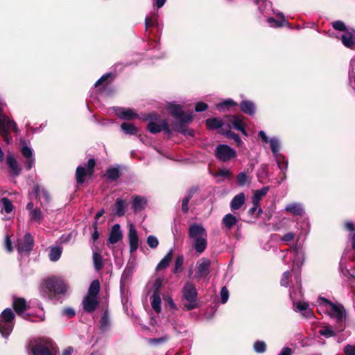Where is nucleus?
Wrapping results in <instances>:
<instances>
[{
	"mask_svg": "<svg viewBox=\"0 0 355 355\" xmlns=\"http://www.w3.org/2000/svg\"><path fill=\"white\" fill-rule=\"evenodd\" d=\"M318 311L319 313L327 314L336 322V329L338 331L345 329L343 324L347 318V311L344 306L339 302H334L324 297H319L318 299Z\"/></svg>",
	"mask_w": 355,
	"mask_h": 355,
	"instance_id": "obj_1",
	"label": "nucleus"
},
{
	"mask_svg": "<svg viewBox=\"0 0 355 355\" xmlns=\"http://www.w3.org/2000/svg\"><path fill=\"white\" fill-rule=\"evenodd\" d=\"M188 239L192 248L198 254H202L208 245V234L200 223H193L188 228Z\"/></svg>",
	"mask_w": 355,
	"mask_h": 355,
	"instance_id": "obj_2",
	"label": "nucleus"
},
{
	"mask_svg": "<svg viewBox=\"0 0 355 355\" xmlns=\"http://www.w3.org/2000/svg\"><path fill=\"white\" fill-rule=\"evenodd\" d=\"M167 110L175 119L174 130L184 135L192 136L193 130L187 128L186 125L192 121L193 114H185L182 111V107L175 103H170L168 105Z\"/></svg>",
	"mask_w": 355,
	"mask_h": 355,
	"instance_id": "obj_3",
	"label": "nucleus"
},
{
	"mask_svg": "<svg viewBox=\"0 0 355 355\" xmlns=\"http://www.w3.org/2000/svg\"><path fill=\"white\" fill-rule=\"evenodd\" d=\"M67 291V287L62 279L51 277L43 283L40 293L44 298L57 303L58 302L57 295H64Z\"/></svg>",
	"mask_w": 355,
	"mask_h": 355,
	"instance_id": "obj_4",
	"label": "nucleus"
},
{
	"mask_svg": "<svg viewBox=\"0 0 355 355\" xmlns=\"http://www.w3.org/2000/svg\"><path fill=\"white\" fill-rule=\"evenodd\" d=\"M30 348L33 355H53L57 352L54 343L44 338L31 340Z\"/></svg>",
	"mask_w": 355,
	"mask_h": 355,
	"instance_id": "obj_5",
	"label": "nucleus"
},
{
	"mask_svg": "<svg viewBox=\"0 0 355 355\" xmlns=\"http://www.w3.org/2000/svg\"><path fill=\"white\" fill-rule=\"evenodd\" d=\"M15 314L11 309L7 308L0 315V333L7 338L12 331Z\"/></svg>",
	"mask_w": 355,
	"mask_h": 355,
	"instance_id": "obj_6",
	"label": "nucleus"
},
{
	"mask_svg": "<svg viewBox=\"0 0 355 355\" xmlns=\"http://www.w3.org/2000/svg\"><path fill=\"white\" fill-rule=\"evenodd\" d=\"M182 293L183 298L187 301L184 306L187 311H191L198 307V293L192 283L187 282L182 289Z\"/></svg>",
	"mask_w": 355,
	"mask_h": 355,
	"instance_id": "obj_7",
	"label": "nucleus"
},
{
	"mask_svg": "<svg viewBox=\"0 0 355 355\" xmlns=\"http://www.w3.org/2000/svg\"><path fill=\"white\" fill-rule=\"evenodd\" d=\"M157 114L151 113L145 118L146 120H150L147 125V130L153 134H156L160 132L161 131H164V132L170 137L172 135V131L168 128L167 121L164 119L156 122L155 120H157Z\"/></svg>",
	"mask_w": 355,
	"mask_h": 355,
	"instance_id": "obj_8",
	"label": "nucleus"
},
{
	"mask_svg": "<svg viewBox=\"0 0 355 355\" xmlns=\"http://www.w3.org/2000/svg\"><path fill=\"white\" fill-rule=\"evenodd\" d=\"M258 137L261 139L263 143H268L270 144L275 159L282 157V154L280 153L281 141L277 137H272L269 138L263 130H260L258 132Z\"/></svg>",
	"mask_w": 355,
	"mask_h": 355,
	"instance_id": "obj_9",
	"label": "nucleus"
},
{
	"mask_svg": "<svg viewBox=\"0 0 355 355\" xmlns=\"http://www.w3.org/2000/svg\"><path fill=\"white\" fill-rule=\"evenodd\" d=\"M216 157L223 162H227L237 156L236 151L226 144H219L215 149Z\"/></svg>",
	"mask_w": 355,
	"mask_h": 355,
	"instance_id": "obj_10",
	"label": "nucleus"
},
{
	"mask_svg": "<svg viewBox=\"0 0 355 355\" xmlns=\"http://www.w3.org/2000/svg\"><path fill=\"white\" fill-rule=\"evenodd\" d=\"M95 164L96 162L94 159H89L84 166H79L77 167L76 179L78 184H81L85 182L86 176L92 175Z\"/></svg>",
	"mask_w": 355,
	"mask_h": 355,
	"instance_id": "obj_11",
	"label": "nucleus"
},
{
	"mask_svg": "<svg viewBox=\"0 0 355 355\" xmlns=\"http://www.w3.org/2000/svg\"><path fill=\"white\" fill-rule=\"evenodd\" d=\"M309 223L307 224V226H309ZM295 228L297 229V232H288L285 234L282 238L281 241L284 243H289L291 241H293L295 238H296V240L297 242L304 241L306 236L309 233V227H307V228H304L299 223L296 224Z\"/></svg>",
	"mask_w": 355,
	"mask_h": 355,
	"instance_id": "obj_12",
	"label": "nucleus"
},
{
	"mask_svg": "<svg viewBox=\"0 0 355 355\" xmlns=\"http://www.w3.org/2000/svg\"><path fill=\"white\" fill-rule=\"evenodd\" d=\"M290 298L293 301V304L295 306V309L299 311H304L302 314L306 318H309L313 315V313L308 309L309 304L306 302H297L295 303L297 300H300L302 297V291L299 288L297 291L294 290L290 291Z\"/></svg>",
	"mask_w": 355,
	"mask_h": 355,
	"instance_id": "obj_13",
	"label": "nucleus"
},
{
	"mask_svg": "<svg viewBox=\"0 0 355 355\" xmlns=\"http://www.w3.org/2000/svg\"><path fill=\"white\" fill-rule=\"evenodd\" d=\"M21 145V153L22 156L26 159V168L28 171L31 170L35 165V157L33 154V150L27 144V142L23 139H20Z\"/></svg>",
	"mask_w": 355,
	"mask_h": 355,
	"instance_id": "obj_14",
	"label": "nucleus"
},
{
	"mask_svg": "<svg viewBox=\"0 0 355 355\" xmlns=\"http://www.w3.org/2000/svg\"><path fill=\"white\" fill-rule=\"evenodd\" d=\"M33 247V238L26 233L22 238L18 239L16 248L19 254L28 253Z\"/></svg>",
	"mask_w": 355,
	"mask_h": 355,
	"instance_id": "obj_15",
	"label": "nucleus"
},
{
	"mask_svg": "<svg viewBox=\"0 0 355 355\" xmlns=\"http://www.w3.org/2000/svg\"><path fill=\"white\" fill-rule=\"evenodd\" d=\"M293 268H300L304 264L305 255L304 251L295 245L291 251Z\"/></svg>",
	"mask_w": 355,
	"mask_h": 355,
	"instance_id": "obj_16",
	"label": "nucleus"
},
{
	"mask_svg": "<svg viewBox=\"0 0 355 355\" xmlns=\"http://www.w3.org/2000/svg\"><path fill=\"white\" fill-rule=\"evenodd\" d=\"M12 305L17 313L25 320L30 319V313H24L28 308L27 302L24 298H16L13 300Z\"/></svg>",
	"mask_w": 355,
	"mask_h": 355,
	"instance_id": "obj_17",
	"label": "nucleus"
},
{
	"mask_svg": "<svg viewBox=\"0 0 355 355\" xmlns=\"http://www.w3.org/2000/svg\"><path fill=\"white\" fill-rule=\"evenodd\" d=\"M211 261L207 258H202L197 262L196 277L201 278L207 277L209 273Z\"/></svg>",
	"mask_w": 355,
	"mask_h": 355,
	"instance_id": "obj_18",
	"label": "nucleus"
},
{
	"mask_svg": "<svg viewBox=\"0 0 355 355\" xmlns=\"http://www.w3.org/2000/svg\"><path fill=\"white\" fill-rule=\"evenodd\" d=\"M128 241H129V245H130V253H133L138 248L139 236H138L137 231L132 224H131L129 227Z\"/></svg>",
	"mask_w": 355,
	"mask_h": 355,
	"instance_id": "obj_19",
	"label": "nucleus"
},
{
	"mask_svg": "<svg viewBox=\"0 0 355 355\" xmlns=\"http://www.w3.org/2000/svg\"><path fill=\"white\" fill-rule=\"evenodd\" d=\"M98 304V297L90 295H86L82 302L84 311L87 313L94 312Z\"/></svg>",
	"mask_w": 355,
	"mask_h": 355,
	"instance_id": "obj_20",
	"label": "nucleus"
},
{
	"mask_svg": "<svg viewBox=\"0 0 355 355\" xmlns=\"http://www.w3.org/2000/svg\"><path fill=\"white\" fill-rule=\"evenodd\" d=\"M123 239V233L121 230V226L119 224H115L112 226L107 243L111 244H115L117 242L120 241Z\"/></svg>",
	"mask_w": 355,
	"mask_h": 355,
	"instance_id": "obj_21",
	"label": "nucleus"
},
{
	"mask_svg": "<svg viewBox=\"0 0 355 355\" xmlns=\"http://www.w3.org/2000/svg\"><path fill=\"white\" fill-rule=\"evenodd\" d=\"M284 210L297 216H302L305 214L304 207L300 202L289 203L285 207Z\"/></svg>",
	"mask_w": 355,
	"mask_h": 355,
	"instance_id": "obj_22",
	"label": "nucleus"
},
{
	"mask_svg": "<svg viewBox=\"0 0 355 355\" xmlns=\"http://www.w3.org/2000/svg\"><path fill=\"white\" fill-rule=\"evenodd\" d=\"M227 118L229 122H231L232 123V127L234 129L241 131L242 134L245 136L248 135L247 132L245 129V124L240 116L237 115H231L228 116Z\"/></svg>",
	"mask_w": 355,
	"mask_h": 355,
	"instance_id": "obj_23",
	"label": "nucleus"
},
{
	"mask_svg": "<svg viewBox=\"0 0 355 355\" xmlns=\"http://www.w3.org/2000/svg\"><path fill=\"white\" fill-rule=\"evenodd\" d=\"M343 44L349 49H355V30L347 31L341 36Z\"/></svg>",
	"mask_w": 355,
	"mask_h": 355,
	"instance_id": "obj_24",
	"label": "nucleus"
},
{
	"mask_svg": "<svg viewBox=\"0 0 355 355\" xmlns=\"http://www.w3.org/2000/svg\"><path fill=\"white\" fill-rule=\"evenodd\" d=\"M131 205L134 211L137 213L146 208L147 205V200L143 196H135L132 197Z\"/></svg>",
	"mask_w": 355,
	"mask_h": 355,
	"instance_id": "obj_25",
	"label": "nucleus"
},
{
	"mask_svg": "<svg viewBox=\"0 0 355 355\" xmlns=\"http://www.w3.org/2000/svg\"><path fill=\"white\" fill-rule=\"evenodd\" d=\"M116 115L122 119L131 120L137 117V113L132 109L118 107L116 110Z\"/></svg>",
	"mask_w": 355,
	"mask_h": 355,
	"instance_id": "obj_26",
	"label": "nucleus"
},
{
	"mask_svg": "<svg viewBox=\"0 0 355 355\" xmlns=\"http://www.w3.org/2000/svg\"><path fill=\"white\" fill-rule=\"evenodd\" d=\"M245 196L243 193L236 195L230 202V208L232 211L239 209L245 203Z\"/></svg>",
	"mask_w": 355,
	"mask_h": 355,
	"instance_id": "obj_27",
	"label": "nucleus"
},
{
	"mask_svg": "<svg viewBox=\"0 0 355 355\" xmlns=\"http://www.w3.org/2000/svg\"><path fill=\"white\" fill-rule=\"evenodd\" d=\"M241 110L250 116L255 114L256 107L254 103L249 100H244L240 103Z\"/></svg>",
	"mask_w": 355,
	"mask_h": 355,
	"instance_id": "obj_28",
	"label": "nucleus"
},
{
	"mask_svg": "<svg viewBox=\"0 0 355 355\" xmlns=\"http://www.w3.org/2000/svg\"><path fill=\"white\" fill-rule=\"evenodd\" d=\"M125 206L126 201L121 198H117L114 206V214L119 217L124 216L125 213Z\"/></svg>",
	"mask_w": 355,
	"mask_h": 355,
	"instance_id": "obj_29",
	"label": "nucleus"
},
{
	"mask_svg": "<svg viewBox=\"0 0 355 355\" xmlns=\"http://www.w3.org/2000/svg\"><path fill=\"white\" fill-rule=\"evenodd\" d=\"M150 304L153 309L157 313H159L162 310L161 307V296L158 291H154L153 295L150 298Z\"/></svg>",
	"mask_w": 355,
	"mask_h": 355,
	"instance_id": "obj_30",
	"label": "nucleus"
},
{
	"mask_svg": "<svg viewBox=\"0 0 355 355\" xmlns=\"http://www.w3.org/2000/svg\"><path fill=\"white\" fill-rule=\"evenodd\" d=\"M269 191V187H263L260 189L254 191L253 196L252 198V203L257 206L260 205L261 200L265 196Z\"/></svg>",
	"mask_w": 355,
	"mask_h": 355,
	"instance_id": "obj_31",
	"label": "nucleus"
},
{
	"mask_svg": "<svg viewBox=\"0 0 355 355\" xmlns=\"http://www.w3.org/2000/svg\"><path fill=\"white\" fill-rule=\"evenodd\" d=\"M173 250L170 249L169 251L166 253V254L164 257V258L159 262L156 267V270H161L162 269L166 268L173 258Z\"/></svg>",
	"mask_w": 355,
	"mask_h": 355,
	"instance_id": "obj_32",
	"label": "nucleus"
},
{
	"mask_svg": "<svg viewBox=\"0 0 355 355\" xmlns=\"http://www.w3.org/2000/svg\"><path fill=\"white\" fill-rule=\"evenodd\" d=\"M6 162H7V164L12 170L13 174L15 176L19 175L21 172V168L19 166L15 157L12 155H9L7 156Z\"/></svg>",
	"mask_w": 355,
	"mask_h": 355,
	"instance_id": "obj_33",
	"label": "nucleus"
},
{
	"mask_svg": "<svg viewBox=\"0 0 355 355\" xmlns=\"http://www.w3.org/2000/svg\"><path fill=\"white\" fill-rule=\"evenodd\" d=\"M237 222V218L232 214L225 215L222 219V224L227 230H231Z\"/></svg>",
	"mask_w": 355,
	"mask_h": 355,
	"instance_id": "obj_34",
	"label": "nucleus"
},
{
	"mask_svg": "<svg viewBox=\"0 0 355 355\" xmlns=\"http://www.w3.org/2000/svg\"><path fill=\"white\" fill-rule=\"evenodd\" d=\"M351 253H352L351 250H346L344 252V254L341 258L340 262V271L345 276H347L349 274V270L345 266V260L347 259H351V258L352 259H355L354 257H351Z\"/></svg>",
	"mask_w": 355,
	"mask_h": 355,
	"instance_id": "obj_35",
	"label": "nucleus"
},
{
	"mask_svg": "<svg viewBox=\"0 0 355 355\" xmlns=\"http://www.w3.org/2000/svg\"><path fill=\"white\" fill-rule=\"evenodd\" d=\"M206 125L209 129L216 130L222 128L224 123L220 118H211L206 120Z\"/></svg>",
	"mask_w": 355,
	"mask_h": 355,
	"instance_id": "obj_36",
	"label": "nucleus"
},
{
	"mask_svg": "<svg viewBox=\"0 0 355 355\" xmlns=\"http://www.w3.org/2000/svg\"><path fill=\"white\" fill-rule=\"evenodd\" d=\"M1 211L10 214L13 210V205L11 201L6 197H3L0 200Z\"/></svg>",
	"mask_w": 355,
	"mask_h": 355,
	"instance_id": "obj_37",
	"label": "nucleus"
},
{
	"mask_svg": "<svg viewBox=\"0 0 355 355\" xmlns=\"http://www.w3.org/2000/svg\"><path fill=\"white\" fill-rule=\"evenodd\" d=\"M99 328L101 331H107L110 328V320L107 311H105L99 321Z\"/></svg>",
	"mask_w": 355,
	"mask_h": 355,
	"instance_id": "obj_38",
	"label": "nucleus"
},
{
	"mask_svg": "<svg viewBox=\"0 0 355 355\" xmlns=\"http://www.w3.org/2000/svg\"><path fill=\"white\" fill-rule=\"evenodd\" d=\"M279 169L281 171V173L283 174V179H286V173L288 169V161L286 157L282 155V157H279L277 159H275Z\"/></svg>",
	"mask_w": 355,
	"mask_h": 355,
	"instance_id": "obj_39",
	"label": "nucleus"
},
{
	"mask_svg": "<svg viewBox=\"0 0 355 355\" xmlns=\"http://www.w3.org/2000/svg\"><path fill=\"white\" fill-rule=\"evenodd\" d=\"M277 16L281 18L280 20H277L272 17H269L267 19V22L271 27H281L286 22L284 15L282 12H277Z\"/></svg>",
	"mask_w": 355,
	"mask_h": 355,
	"instance_id": "obj_40",
	"label": "nucleus"
},
{
	"mask_svg": "<svg viewBox=\"0 0 355 355\" xmlns=\"http://www.w3.org/2000/svg\"><path fill=\"white\" fill-rule=\"evenodd\" d=\"M121 128L125 134L128 135H135L138 132L137 127L135 126L132 123H123L121 125Z\"/></svg>",
	"mask_w": 355,
	"mask_h": 355,
	"instance_id": "obj_41",
	"label": "nucleus"
},
{
	"mask_svg": "<svg viewBox=\"0 0 355 355\" xmlns=\"http://www.w3.org/2000/svg\"><path fill=\"white\" fill-rule=\"evenodd\" d=\"M62 248L61 246H54L50 248L49 259L52 261H57L61 257Z\"/></svg>",
	"mask_w": 355,
	"mask_h": 355,
	"instance_id": "obj_42",
	"label": "nucleus"
},
{
	"mask_svg": "<svg viewBox=\"0 0 355 355\" xmlns=\"http://www.w3.org/2000/svg\"><path fill=\"white\" fill-rule=\"evenodd\" d=\"M105 176L111 181H116L120 176L119 169L116 167H110L106 171Z\"/></svg>",
	"mask_w": 355,
	"mask_h": 355,
	"instance_id": "obj_43",
	"label": "nucleus"
},
{
	"mask_svg": "<svg viewBox=\"0 0 355 355\" xmlns=\"http://www.w3.org/2000/svg\"><path fill=\"white\" fill-rule=\"evenodd\" d=\"M29 217L31 222L40 224L43 218V214L40 209L35 208L29 213Z\"/></svg>",
	"mask_w": 355,
	"mask_h": 355,
	"instance_id": "obj_44",
	"label": "nucleus"
},
{
	"mask_svg": "<svg viewBox=\"0 0 355 355\" xmlns=\"http://www.w3.org/2000/svg\"><path fill=\"white\" fill-rule=\"evenodd\" d=\"M100 291V282L98 280L95 279L91 283L88 293L87 295L95 296L97 297Z\"/></svg>",
	"mask_w": 355,
	"mask_h": 355,
	"instance_id": "obj_45",
	"label": "nucleus"
},
{
	"mask_svg": "<svg viewBox=\"0 0 355 355\" xmlns=\"http://www.w3.org/2000/svg\"><path fill=\"white\" fill-rule=\"evenodd\" d=\"M318 333L325 338H331L336 336V331L329 324L323 326L321 329L319 330Z\"/></svg>",
	"mask_w": 355,
	"mask_h": 355,
	"instance_id": "obj_46",
	"label": "nucleus"
},
{
	"mask_svg": "<svg viewBox=\"0 0 355 355\" xmlns=\"http://www.w3.org/2000/svg\"><path fill=\"white\" fill-rule=\"evenodd\" d=\"M221 131L224 135L227 136L229 138L234 139V141H235V143L236 144V145L238 146H241L243 144V141H242L241 139L239 137V136L237 134H236L234 132H232L229 130H225V128H223Z\"/></svg>",
	"mask_w": 355,
	"mask_h": 355,
	"instance_id": "obj_47",
	"label": "nucleus"
},
{
	"mask_svg": "<svg viewBox=\"0 0 355 355\" xmlns=\"http://www.w3.org/2000/svg\"><path fill=\"white\" fill-rule=\"evenodd\" d=\"M237 103L231 98H227L223 102L216 104L217 110L222 111L225 109H229L231 107L236 106Z\"/></svg>",
	"mask_w": 355,
	"mask_h": 355,
	"instance_id": "obj_48",
	"label": "nucleus"
},
{
	"mask_svg": "<svg viewBox=\"0 0 355 355\" xmlns=\"http://www.w3.org/2000/svg\"><path fill=\"white\" fill-rule=\"evenodd\" d=\"M253 349L257 354L264 353L267 349V345L263 340H256L253 344Z\"/></svg>",
	"mask_w": 355,
	"mask_h": 355,
	"instance_id": "obj_49",
	"label": "nucleus"
},
{
	"mask_svg": "<svg viewBox=\"0 0 355 355\" xmlns=\"http://www.w3.org/2000/svg\"><path fill=\"white\" fill-rule=\"evenodd\" d=\"M184 258L182 254L178 255L176 257L175 261V265H174L173 269L172 270V272L173 273L177 274V273L180 272V271H182L183 263H184Z\"/></svg>",
	"mask_w": 355,
	"mask_h": 355,
	"instance_id": "obj_50",
	"label": "nucleus"
},
{
	"mask_svg": "<svg viewBox=\"0 0 355 355\" xmlns=\"http://www.w3.org/2000/svg\"><path fill=\"white\" fill-rule=\"evenodd\" d=\"M45 320V313L43 309L40 308L37 310L35 315L30 313V319L28 320L32 322H42Z\"/></svg>",
	"mask_w": 355,
	"mask_h": 355,
	"instance_id": "obj_51",
	"label": "nucleus"
},
{
	"mask_svg": "<svg viewBox=\"0 0 355 355\" xmlns=\"http://www.w3.org/2000/svg\"><path fill=\"white\" fill-rule=\"evenodd\" d=\"M93 262L96 270H99L103 268V262L101 254L98 252L93 253Z\"/></svg>",
	"mask_w": 355,
	"mask_h": 355,
	"instance_id": "obj_52",
	"label": "nucleus"
},
{
	"mask_svg": "<svg viewBox=\"0 0 355 355\" xmlns=\"http://www.w3.org/2000/svg\"><path fill=\"white\" fill-rule=\"evenodd\" d=\"M168 340L169 336L164 335L160 338L148 339V343L152 345H159L166 343Z\"/></svg>",
	"mask_w": 355,
	"mask_h": 355,
	"instance_id": "obj_53",
	"label": "nucleus"
},
{
	"mask_svg": "<svg viewBox=\"0 0 355 355\" xmlns=\"http://www.w3.org/2000/svg\"><path fill=\"white\" fill-rule=\"evenodd\" d=\"M192 193L193 191H190L182 200V210L184 213H187L189 211L188 204L192 198Z\"/></svg>",
	"mask_w": 355,
	"mask_h": 355,
	"instance_id": "obj_54",
	"label": "nucleus"
},
{
	"mask_svg": "<svg viewBox=\"0 0 355 355\" xmlns=\"http://www.w3.org/2000/svg\"><path fill=\"white\" fill-rule=\"evenodd\" d=\"M248 181V177L245 172H241L236 177V182L239 186H244Z\"/></svg>",
	"mask_w": 355,
	"mask_h": 355,
	"instance_id": "obj_55",
	"label": "nucleus"
},
{
	"mask_svg": "<svg viewBox=\"0 0 355 355\" xmlns=\"http://www.w3.org/2000/svg\"><path fill=\"white\" fill-rule=\"evenodd\" d=\"M147 244L151 248H156L159 245V241L157 238L153 235H150L146 239Z\"/></svg>",
	"mask_w": 355,
	"mask_h": 355,
	"instance_id": "obj_56",
	"label": "nucleus"
},
{
	"mask_svg": "<svg viewBox=\"0 0 355 355\" xmlns=\"http://www.w3.org/2000/svg\"><path fill=\"white\" fill-rule=\"evenodd\" d=\"M229 291L227 288L225 286H223L221 288L220 293V302L222 304H225L228 299H229Z\"/></svg>",
	"mask_w": 355,
	"mask_h": 355,
	"instance_id": "obj_57",
	"label": "nucleus"
},
{
	"mask_svg": "<svg viewBox=\"0 0 355 355\" xmlns=\"http://www.w3.org/2000/svg\"><path fill=\"white\" fill-rule=\"evenodd\" d=\"M113 74L112 73H107L102 76L94 84L95 87H98L103 83L106 82L109 78H112Z\"/></svg>",
	"mask_w": 355,
	"mask_h": 355,
	"instance_id": "obj_58",
	"label": "nucleus"
},
{
	"mask_svg": "<svg viewBox=\"0 0 355 355\" xmlns=\"http://www.w3.org/2000/svg\"><path fill=\"white\" fill-rule=\"evenodd\" d=\"M157 24V19L155 17H146L145 26L147 31L149 27L155 26Z\"/></svg>",
	"mask_w": 355,
	"mask_h": 355,
	"instance_id": "obj_59",
	"label": "nucleus"
},
{
	"mask_svg": "<svg viewBox=\"0 0 355 355\" xmlns=\"http://www.w3.org/2000/svg\"><path fill=\"white\" fill-rule=\"evenodd\" d=\"M291 277V272L286 271L283 273L282 277L281 279V285L283 286H288L289 284V278Z\"/></svg>",
	"mask_w": 355,
	"mask_h": 355,
	"instance_id": "obj_60",
	"label": "nucleus"
},
{
	"mask_svg": "<svg viewBox=\"0 0 355 355\" xmlns=\"http://www.w3.org/2000/svg\"><path fill=\"white\" fill-rule=\"evenodd\" d=\"M349 80H355V58H352L350 62V68L349 71Z\"/></svg>",
	"mask_w": 355,
	"mask_h": 355,
	"instance_id": "obj_61",
	"label": "nucleus"
},
{
	"mask_svg": "<svg viewBox=\"0 0 355 355\" xmlns=\"http://www.w3.org/2000/svg\"><path fill=\"white\" fill-rule=\"evenodd\" d=\"M343 352L345 355H355V345H347L343 348Z\"/></svg>",
	"mask_w": 355,
	"mask_h": 355,
	"instance_id": "obj_62",
	"label": "nucleus"
},
{
	"mask_svg": "<svg viewBox=\"0 0 355 355\" xmlns=\"http://www.w3.org/2000/svg\"><path fill=\"white\" fill-rule=\"evenodd\" d=\"M332 26L337 31H344L346 30L345 24L342 21H336L332 23Z\"/></svg>",
	"mask_w": 355,
	"mask_h": 355,
	"instance_id": "obj_63",
	"label": "nucleus"
},
{
	"mask_svg": "<svg viewBox=\"0 0 355 355\" xmlns=\"http://www.w3.org/2000/svg\"><path fill=\"white\" fill-rule=\"evenodd\" d=\"M164 302L166 306H169L171 309L178 310V306L174 302L173 300L170 296L164 297Z\"/></svg>",
	"mask_w": 355,
	"mask_h": 355,
	"instance_id": "obj_64",
	"label": "nucleus"
}]
</instances>
